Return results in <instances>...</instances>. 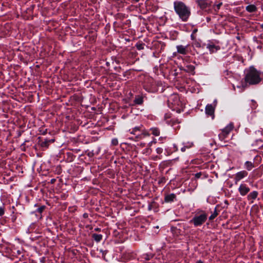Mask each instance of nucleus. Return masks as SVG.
<instances>
[{
	"mask_svg": "<svg viewBox=\"0 0 263 263\" xmlns=\"http://www.w3.org/2000/svg\"><path fill=\"white\" fill-rule=\"evenodd\" d=\"M261 81L260 78V73L254 67H250L246 71L245 77V84L242 85V87L245 88L247 86V84L256 85L259 83Z\"/></svg>",
	"mask_w": 263,
	"mask_h": 263,
	"instance_id": "nucleus-1",
	"label": "nucleus"
},
{
	"mask_svg": "<svg viewBox=\"0 0 263 263\" xmlns=\"http://www.w3.org/2000/svg\"><path fill=\"white\" fill-rule=\"evenodd\" d=\"M174 8L176 12L183 21L187 20L191 12L190 9L183 3L181 2H175Z\"/></svg>",
	"mask_w": 263,
	"mask_h": 263,
	"instance_id": "nucleus-2",
	"label": "nucleus"
},
{
	"mask_svg": "<svg viewBox=\"0 0 263 263\" xmlns=\"http://www.w3.org/2000/svg\"><path fill=\"white\" fill-rule=\"evenodd\" d=\"M206 219V215L205 214H201L199 216L194 217L192 221L195 226H199L203 223Z\"/></svg>",
	"mask_w": 263,
	"mask_h": 263,
	"instance_id": "nucleus-3",
	"label": "nucleus"
},
{
	"mask_svg": "<svg viewBox=\"0 0 263 263\" xmlns=\"http://www.w3.org/2000/svg\"><path fill=\"white\" fill-rule=\"evenodd\" d=\"M234 126L232 123L229 124L222 130V133L219 135L221 139H224L229 133L233 129Z\"/></svg>",
	"mask_w": 263,
	"mask_h": 263,
	"instance_id": "nucleus-4",
	"label": "nucleus"
},
{
	"mask_svg": "<svg viewBox=\"0 0 263 263\" xmlns=\"http://www.w3.org/2000/svg\"><path fill=\"white\" fill-rule=\"evenodd\" d=\"M239 191L241 195L245 196L250 191V189L245 184H242L239 186Z\"/></svg>",
	"mask_w": 263,
	"mask_h": 263,
	"instance_id": "nucleus-5",
	"label": "nucleus"
},
{
	"mask_svg": "<svg viewBox=\"0 0 263 263\" xmlns=\"http://www.w3.org/2000/svg\"><path fill=\"white\" fill-rule=\"evenodd\" d=\"M197 3L200 8L202 9L206 8L210 5V3H208V2L205 0H198L197 1Z\"/></svg>",
	"mask_w": 263,
	"mask_h": 263,
	"instance_id": "nucleus-6",
	"label": "nucleus"
},
{
	"mask_svg": "<svg viewBox=\"0 0 263 263\" xmlns=\"http://www.w3.org/2000/svg\"><path fill=\"white\" fill-rule=\"evenodd\" d=\"M205 112L208 115L214 116V108L212 105H208L206 106Z\"/></svg>",
	"mask_w": 263,
	"mask_h": 263,
	"instance_id": "nucleus-7",
	"label": "nucleus"
},
{
	"mask_svg": "<svg viewBox=\"0 0 263 263\" xmlns=\"http://www.w3.org/2000/svg\"><path fill=\"white\" fill-rule=\"evenodd\" d=\"M177 51L178 53L182 54H185L187 53V47L182 45L178 46L177 47Z\"/></svg>",
	"mask_w": 263,
	"mask_h": 263,
	"instance_id": "nucleus-8",
	"label": "nucleus"
},
{
	"mask_svg": "<svg viewBox=\"0 0 263 263\" xmlns=\"http://www.w3.org/2000/svg\"><path fill=\"white\" fill-rule=\"evenodd\" d=\"M248 175V173L246 171H242L238 173L235 177V180L236 181H239L241 179L243 178L245 176H246Z\"/></svg>",
	"mask_w": 263,
	"mask_h": 263,
	"instance_id": "nucleus-9",
	"label": "nucleus"
},
{
	"mask_svg": "<svg viewBox=\"0 0 263 263\" xmlns=\"http://www.w3.org/2000/svg\"><path fill=\"white\" fill-rule=\"evenodd\" d=\"M54 141V139H51V140H46L44 141H42L40 143V145L42 147H48V145H49V142H53Z\"/></svg>",
	"mask_w": 263,
	"mask_h": 263,
	"instance_id": "nucleus-10",
	"label": "nucleus"
},
{
	"mask_svg": "<svg viewBox=\"0 0 263 263\" xmlns=\"http://www.w3.org/2000/svg\"><path fill=\"white\" fill-rule=\"evenodd\" d=\"M175 198V195L173 194L168 195L165 196V201L166 202L172 201Z\"/></svg>",
	"mask_w": 263,
	"mask_h": 263,
	"instance_id": "nucleus-11",
	"label": "nucleus"
},
{
	"mask_svg": "<svg viewBox=\"0 0 263 263\" xmlns=\"http://www.w3.org/2000/svg\"><path fill=\"white\" fill-rule=\"evenodd\" d=\"M246 9L248 11L250 12H255L256 10V7H255V5H250L246 7Z\"/></svg>",
	"mask_w": 263,
	"mask_h": 263,
	"instance_id": "nucleus-12",
	"label": "nucleus"
},
{
	"mask_svg": "<svg viewBox=\"0 0 263 263\" xmlns=\"http://www.w3.org/2000/svg\"><path fill=\"white\" fill-rule=\"evenodd\" d=\"M195 70V67L193 65H187L186 66L184 70L188 72H192Z\"/></svg>",
	"mask_w": 263,
	"mask_h": 263,
	"instance_id": "nucleus-13",
	"label": "nucleus"
},
{
	"mask_svg": "<svg viewBox=\"0 0 263 263\" xmlns=\"http://www.w3.org/2000/svg\"><path fill=\"white\" fill-rule=\"evenodd\" d=\"M134 102L137 104H141L143 103V98L141 96H138L134 100Z\"/></svg>",
	"mask_w": 263,
	"mask_h": 263,
	"instance_id": "nucleus-14",
	"label": "nucleus"
},
{
	"mask_svg": "<svg viewBox=\"0 0 263 263\" xmlns=\"http://www.w3.org/2000/svg\"><path fill=\"white\" fill-rule=\"evenodd\" d=\"M257 195L258 193L256 191H254L249 195L248 198L255 199L257 197Z\"/></svg>",
	"mask_w": 263,
	"mask_h": 263,
	"instance_id": "nucleus-15",
	"label": "nucleus"
},
{
	"mask_svg": "<svg viewBox=\"0 0 263 263\" xmlns=\"http://www.w3.org/2000/svg\"><path fill=\"white\" fill-rule=\"evenodd\" d=\"M92 238L97 241H99L102 239V235L97 234H92Z\"/></svg>",
	"mask_w": 263,
	"mask_h": 263,
	"instance_id": "nucleus-16",
	"label": "nucleus"
},
{
	"mask_svg": "<svg viewBox=\"0 0 263 263\" xmlns=\"http://www.w3.org/2000/svg\"><path fill=\"white\" fill-rule=\"evenodd\" d=\"M151 130L152 132V134L156 136H158L160 134L159 130L157 128H152Z\"/></svg>",
	"mask_w": 263,
	"mask_h": 263,
	"instance_id": "nucleus-17",
	"label": "nucleus"
},
{
	"mask_svg": "<svg viewBox=\"0 0 263 263\" xmlns=\"http://www.w3.org/2000/svg\"><path fill=\"white\" fill-rule=\"evenodd\" d=\"M246 165L248 170H250L251 169H252V167H254L252 163L249 161L246 162Z\"/></svg>",
	"mask_w": 263,
	"mask_h": 263,
	"instance_id": "nucleus-18",
	"label": "nucleus"
},
{
	"mask_svg": "<svg viewBox=\"0 0 263 263\" xmlns=\"http://www.w3.org/2000/svg\"><path fill=\"white\" fill-rule=\"evenodd\" d=\"M217 215H218V213H217L216 210H215L214 213L212 214V215L210 217V218H209L210 220L214 219Z\"/></svg>",
	"mask_w": 263,
	"mask_h": 263,
	"instance_id": "nucleus-19",
	"label": "nucleus"
},
{
	"mask_svg": "<svg viewBox=\"0 0 263 263\" xmlns=\"http://www.w3.org/2000/svg\"><path fill=\"white\" fill-rule=\"evenodd\" d=\"M136 47L138 50H141L143 49V45L141 44H137Z\"/></svg>",
	"mask_w": 263,
	"mask_h": 263,
	"instance_id": "nucleus-20",
	"label": "nucleus"
},
{
	"mask_svg": "<svg viewBox=\"0 0 263 263\" xmlns=\"http://www.w3.org/2000/svg\"><path fill=\"white\" fill-rule=\"evenodd\" d=\"M45 206H42L40 208H39L37 209L38 212L41 213L43 211V210L45 209Z\"/></svg>",
	"mask_w": 263,
	"mask_h": 263,
	"instance_id": "nucleus-21",
	"label": "nucleus"
},
{
	"mask_svg": "<svg viewBox=\"0 0 263 263\" xmlns=\"http://www.w3.org/2000/svg\"><path fill=\"white\" fill-rule=\"evenodd\" d=\"M222 5V3H220L217 5L216 6V9H215V11H217V10H219L220 9V6Z\"/></svg>",
	"mask_w": 263,
	"mask_h": 263,
	"instance_id": "nucleus-22",
	"label": "nucleus"
},
{
	"mask_svg": "<svg viewBox=\"0 0 263 263\" xmlns=\"http://www.w3.org/2000/svg\"><path fill=\"white\" fill-rule=\"evenodd\" d=\"M140 130V128L139 127H136L134 129H133V131L132 132V134H135V133L137 131V130Z\"/></svg>",
	"mask_w": 263,
	"mask_h": 263,
	"instance_id": "nucleus-23",
	"label": "nucleus"
},
{
	"mask_svg": "<svg viewBox=\"0 0 263 263\" xmlns=\"http://www.w3.org/2000/svg\"><path fill=\"white\" fill-rule=\"evenodd\" d=\"M4 214V210L2 208H0V216H2Z\"/></svg>",
	"mask_w": 263,
	"mask_h": 263,
	"instance_id": "nucleus-24",
	"label": "nucleus"
},
{
	"mask_svg": "<svg viewBox=\"0 0 263 263\" xmlns=\"http://www.w3.org/2000/svg\"><path fill=\"white\" fill-rule=\"evenodd\" d=\"M201 175V174L200 173H197L195 174V177L196 178H199L200 177Z\"/></svg>",
	"mask_w": 263,
	"mask_h": 263,
	"instance_id": "nucleus-25",
	"label": "nucleus"
},
{
	"mask_svg": "<svg viewBox=\"0 0 263 263\" xmlns=\"http://www.w3.org/2000/svg\"><path fill=\"white\" fill-rule=\"evenodd\" d=\"M112 143L114 145H117L118 144V141L116 139H114L112 141Z\"/></svg>",
	"mask_w": 263,
	"mask_h": 263,
	"instance_id": "nucleus-26",
	"label": "nucleus"
},
{
	"mask_svg": "<svg viewBox=\"0 0 263 263\" xmlns=\"http://www.w3.org/2000/svg\"><path fill=\"white\" fill-rule=\"evenodd\" d=\"M215 47L214 46H210V48L211 49V50H212V52H213V49L215 48Z\"/></svg>",
	"mask_w": 263,
	"mask_h": 263,
	"instance_id": "nucleus-27",
	"label": "nucleus"
},
{
	"mask_svg": "<svg viewBox=\"0 0 263 263\" xmlns=\"http://www.w3.org/2000/svg\"><path fill=\"white\" fill-rule=\"evenodd\" d=\"M197 29H195V30H194V31H193V33H195V32H197Z\"/></svg>",
	"mask_w": 263,
	"mask_h": 263,
	"instance_id": "nucleus-28",
	"label": "nucleus"
},
{
	"mask_svg": "<svg viewBox=\"0 0 263 263\" xmlns=\"http://www.w3.org/2000/svg\"><path fill=\"white\" fill-rule=\"evenodd\" d=\"M197 263H203V262L201 261V260H199V261H197Z\"/></svg>",
	"mask_w": 263,
	"mask_h": 263,
	"instance_id": "nucleus-29",
	"label": "nucleus"
},
{
	"mask_svg": "<svg viewBox=\"0 0 263 263\" xmlns=\"http://www.w3.org/2000/svg\"><path fill=\"white\" fill-rule=\"evenodd\" d=\"M192 37L193 39H194V36H193V35H192Z\"/></svg>",
	"mask_w": 263,
	"mask_h": 263,
	"instance_id": "nucleus-30",
	"label": "nucleus"
},
{
	"mask_svg": "<svg viewBox=\"0 0 263 263\" xmlns=\"http://www.w3.org/2000/svg\"><path fill=\"white\" fill-rule=\"evenodd\" d=\"M261 27L263 28V24H262V25H261Z\"/></svg>",
	"mask_w": 263,
	"mask_h": 263,
	"instance_id": "nucleus-31",
	"label": "nucleus"
},
{
	"mask_svg": "<svg viewBox=\"0 0 263 263\" xmlns=\"http://www.w3.org/2000/svg\"><path fill=\"white\" fill-rule=\"evenodd\" d=\"M137 2H138L139 0H136Z\"/></svg>",
	"mask_w": 263,
	"mask_h": 263,
	"instance_id": "nucleus-32",
	"label": "nucleus"
}]
</instances>
